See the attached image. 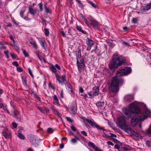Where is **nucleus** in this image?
Wrapping results in <instances>:
<instances>
[{
    "label": "nucleus",
    "mask_w": 151,
    "mask_h": 151,
    "mask_svg": "<svg viewBox=\"0 0 151 151\" xmlns=\"http://www.w3.org/2000/svg\"><path fill=\"white\" fill-rule=\"evenodd\" d=\"M10 104L11 106L13 108V109H15V106L14 102L13 101H11L10 102Z\"/></svg>",
    "instance_id": "nucleus-40"
},
{
    "label": "nucleus",
    "mask_w": 151,
    "mask_h": 151,
    "mask_svg": "<svg viewBox=\"0 0 151 151\" xmlns=\"http://www.w3.org/2000/svg\"><path fill=\"white\" fill-rule=\"evenodd\" d=\"M71 128L72 130L73 131H76V127L73 126H71Z\"/></svg>",
    "instance_id": "nucleus-55"
},
{
    "label": "nucleus",
    "mask_w": 151,
    "mask_h": 151,
    "mask_svg": "<svg viewBox=\"0 0 151 151\" xmlns=\"http://www.w3.org/2000/svg\"><path fill=\"white\" fill-rule=\"evenodd\" d=\"M151 116V111L147 108L144 109L141 114H135L131 119V124L134 127L139 122L143 121L148 117Z\"/></svg>",
    "instance_id": "nucleus-2"
},
{
    "label": "nucleus",
    "mask_w": 151,
    "mask_h": 151,
    "mask_svg": "<svg viewBox=\"0 0 151 151\" xmlns=\"http://www.w3.org/2000/svg\"><path fill=\"white\" fill-rule=\"evenodd\" d=\"M77 66L78 68L82 69L84 68L85 66V63L82 62H80L78 61V59L77 57Z\"/></svg>",
    "instance_id": "nucleus-16"
},
{
    "label": "nucleus",
    "mask_w": 151,
    "mask_h": 151,
    "mask_svg": "<svg viewBox=\"0 0 151 151\" xmlns=\"http://www.w3.org/2000/svg\"><path fill=\"white\" fill-rule=\"evenodd\" d=\"M40 44L43 47V48L44 49H45V45L44 43H45V40H41V41H40Z\"/></svg>",
    "instance_id": "nucleus-29"
},
{
    "label": "nucleus",
    "mask_w": 151,
    "mask_h": 151,
    "mask_svg": "<svg viewBox=\"0 0 151 151\" xmlns=\"http://www.w3.org/2000/svg\"><path fill=\"white\" fill-rule=\"evenodd\" d=\"M3 135L5 138L8 137V133L5 131H4L2 132Z\"/></svg>",
    "instance_id": "nucleus-36"
},
{
    "label": "nucleus",
    "mask_w": 151,
    "mask_h": 151,
    "mask_svg": "<svg viewBox=\"0 0 151 151\" xmlns=\"http://www.w3.org/2000/svg\"><path fill=\"white\" fill-rule=\"evenodd\" d=\"M81 55V49H79L78 50V57L79 58H80V57Z\"/></svg>",
    "instance_id": "nucleus-56"
},
{
    "label": "nucleus",
    "mask_w": 151,
    "mask_h": 151,
    "mask_svg": "<svg viewBox=\"0 0 151 151\" xmlns=\"http://www.w3.org/2000/svg\"><path fill=\"white\" fill-rule=\"evenodd\" d=\"M50 69H51V70L53 72L55 73V74L56 73L57 70L55 68V67L54 66L52 65L50 67Z\"/></svg>",
    "instance_id": "nucleus-27"
},
{
    "label": "nucleus",
    "mask_w": 151,
    "mask_h": 151,
    "mask_svg": "<svg viewBox=\"0 0 151 151\" xmlns=\"http://www.w3.org/2000/svg\"><path fill=\"white\" fill-rule=\"evenodd\" d=\"M146 133L148 134H151V124L149 128L146 131Z\"/></svg>",
    "instance_id": "nucleus-30"
},
{
    "label": "nucleus",
    "mask_w": 151,
    "mask_h": 151,
    "mask_svg": "<svg viewBox=\"0 0 151 151\" xmlns=\"http://www.w3.org/2000/svg\"><path fill=\"white\" fill-rule=\"evenodd\" d=\"M9 38L10 39L12 40V41H13V42H14V43H15V41L13 38V37L12 36V35H11L10 36H9Z\"/></svg>",
    "instance_id": "nucleus-46"
},
{
    "label": "nucleus",
    "mask_w": 151,
    "mask_h": 151,
    "mask_svg": "<svg viewBox=\"0 0 151 151\" xmlns=\"http://www.w3.org/2000/svg\"><path fill=\"white\" fill-rule=\"evenodd\" d=\"M107 143L108 145H111L112 146H113L114 145L113 143L110 141H108L107 142Z\"/></svg>",
    "instance_id": "nucleus-53"
},
{
    "label": "nucleus",
    "mask_w": 151,
    "mask_h": 151,
    "mask_svg": "<svg viewBox=\"0 0 151 151\" xmlns=\"http://www.w3.org/2000/svg\"><path fill=\"white\" fill-rule=\"evenodd\" d=\"M86 60L85 57H83L81 59L80 62H82L85 63V60Z\"/></svg>",
    "instance_id": "nucleus-49"
},
{
    "label": "nucleus",
    "mask_w": 151,
    "mask_h": 151,
    "mask_svg": "<svg viewBox=\"0 0 151 151\" xmlns=\"http://www.w3.org/2000/svg\"><path fill=\"white\" fill-rule=\"evenodd\" d=\"M140 111V109L137 105L134 103H132L129 104L128 108L126 109L125 116L126 118L128 119L132 116V113L138 114Z\"/></svg>",
    "instance_id": "nucleus-4"
},
{
    "label": "nucleus",
    "mask_w": 151,
    "mask_h": 151,
    "mask_svg": "<svg viewBox=\"0 0 151 151\" xmlns=\"http://www.w3.org/2000/svg\"><path fill=\"white\" fill-rule=\"evenodd\" d=\"M125 60L122 56L117 54H115L113 56L112 61L109 64L110 68L112 69L120 66L125 63Z\"/></svg>",
    "instance_id": "nucleus-3"
},
{
    "label": "nucleus",
    "mask_w": 151,
    "mask_h": 151,
    "mask_svg": "<svg viewBox=\"0 0 151 151\" xmlns=\"http://www.w3.org/2000/svg\"><path fill=\"white\" fill-rule=\"evenodd\" d=\"M8 52L9 51L8 50L5 51L4 52V54L5 55L6 57L8 58H9V56L8 55Z\"/></svg>",
    "instance_id": "nucleus-42"
},
{
    "label": "nucleus",
    "mask_w": 151,
    "mask_h": 151,
    "mask_svg": "<svg viewBox=\"0 0 151 151\" xmlns=\"http://www.w3.org/2000/svg\"><path fill=\"white\" fill-rule=\"evenodd\" d=\"M54 129L51 128H48V134H51L54 132Z\"/></svg>",
    "instance_id": "nucleus-32"
},
{
    "label": "nucleus",
    "mask_w": 151,
    "mask_h": 151,
    "mask_svg": "<svg viewBox=\"0 0 151 151\" xmlns=\"http://www.w3.org/2000/svg\"><path fill=\"white\" fill-rule=\"evenodd\" d=\"M50 108L55 114H57L58 116L59 115L58 112L55 109L54 106H51Z\"/></svg>",
    "instance_id": "nucleus-24"
},
{
    "label": "nucleus",
    "mask_w": 151,
    "mask_h": 151,
    "mask_svg": "<svg viewBox=\"0 0 151 151\" xmlns=\"http://www.w3.org/2000/svg\"><path fill=\"white\" fill-rule=\"evenodd\" d=\"M76 28L78 31L79 32H81L83 34H86V32L85 31H83L82 29V27L80 26H76Z\"/></svg>",
    "instance_id": "nucleus-22"
},
{
    "label": "nucleus",
    "mask_w": 151,
    "mask_h": 151,
    "mask_svg": "<svg viewBox=\"0 0 151 151\" xmlns=\"http://www.w3.org/2000/svg\"><path fill=\"white\" fill-rule=\"evenodd\" d=\"M12 126L14 128H16L17 126V125L16 123L15 122H13L12 123Z\"/></svg>",
    "instance_id": "nucleus-51"
},
{
    "label": "nucleus",
    "mask_w": 151,
    "mask_h": 151,
    "mask_svg": "<svg viewBox=\"0 0 151 151\" xmlns=\"http://www.w3.org/2000/svg\"><path fill=\"white\" fill-rule=\"evenodd\" d=\"M124 131L129 134H131L132 136V134L134 133V131L132 128L129 127H127L125 128L124 129Z\"/></svg>",
    "instance_id": "nucleus-15"
},
{
    "label": "nucleus",
    "mask_w": 151,
    "mask_h": 151,
    "mask_svg": "<svg viewBox=\"0 0 151 151\" xmlns=\"http://www.w3.org/2000/svg\"><path fill=\"white\" fill-rule=\"evenodd\" d=\"M17 136L20 139H24L25 138L24 135L21 133H18V134Z\"/></svg>",
    "instance_id": "nucleus-28"
},
{
    "label": "nucleus",
    "mask_w": 151,
    "mask_h": 151,
    "mask_svg": "<svg viewBox=\"0 0 151 151\" xmlns=\"http://www.w3.org/2000/svg\"><path fill=\"white\" fill-rule=\"evenodd\" d=\"M79 91L81 93H83V92L84 90L82 87H80L79 88Z\"/></svg>",
    "instance_id": "nucleus-57"
},
{
    "label": "nucleus",
    "mask_w": 151,
    "mask_h": 151,
    "mask_svg": "<svg viewBox=\"0 0 151 151\" xmlns=\"http://www.w3.org/2000/svg\"><path fill=\"white\" fill-rule=\"evenodd\" d=\"M89 3L93 7L96 8V5L94 4L93 1H88Z\"/></svg>",
    "instance_id": "nucleus-31"
},
{
    "label": "nucleus",
    "mask_w": 151,
    "mask_h": 151,
    "mask_svg": "<svg viewBox=\"0 0 151 151\" xmlns=\"http://www.w3.org/2000/svg\"><path fill=\"white\" fill-rule=\"evenodd\" d=\"M38 109L41 112L43 113H45L47 112V109L46 108H42L40 107H38Z\"/></svg>",
    "instance_id": "nucleus-20"
},
{
    "label": "nucleus",
    "mask_w": 151,
    "mask_h": 151,
    "mask_svg": "<svg viewBox=\"0 0 151 151\" xmlns=\"http://www.w3.org/2000/svg\"><path fill=\"white\" fill-rule=\"evenodd\" d=\"M23 53L25 57H28L29 56L28 53L25 50H23Z\"/></svg>",
    "instance_id": "nucleus-34"
},
{
    "label": "nucleus",
    "mask_w": 151,
    "mask_h": 151,
    "mask_svg": "<svg viewBox=\"0 0 151 151\" xmlns=\"http://www.w3.org/2000/svg\"><path fill=\"white\" fill-rule=\"evenodd\" d=\"M14 46L17 49L19 50V47L15 43L14 44Z\"/></svg>",
    "instance_id": "nucleus-59"
},
{
    "label": "nucleus",
    "mask_w": 151,
    "mask_h": 151,
    "mask_svg": "<svg viewBox=\"0 0 151 151\" xmlns=\"http://www.w3.org/2000/svg\"><path fill=\"white\" fill-rule=\"evenodd\" d=\"M55 76L57 80L58 81L59 83L61 84H63L65 81H66V78L65 75H63L61 76H59L57 73H56L55 74Z\"/></svg>",
    "instance_id": "nucleus-8"
},
{
    "label": "nucleus",
    "mask_w": 151,
    "mask_h": 151,
    "mask_svg": "<svg viewBox=\"0 0 151 151\" xmlns=\"http://www.w3.org/2000/svg\"><path fill=\"white\" fill-rule=\"evenodd\" d=\"M78 3L79 6L80 8L82 9L84 7V5L80 0H76Z\"/></svg>",
    "instance_id": "nucleus-25"
},
{
    "label": "nucleus",
    "mask_w": 151,
    "mask_h": 151,
    "mask_svg": "<svg viewBox=\"0 0 151 151\" xmlns=\"http://www.w3.org/2000/svg\"><path fill=\"white\" fill-rule=\"evenodd\" d=\"M24 11H21L20 12V15L21 16V17L22 18H23V16L24 15Z\"/></svg>",
    "instance_id": "nucleus-54"
},
{
    "label": "nucleus",
    "mask_w": 151,
    "mask_h": 151,
    "mask_svg": "<svg viewBox=\"0 0 151 151\" xmlns=\"http://www.w3.org/2000/svg\"><path fill=\"white\" fill-rule=\"evenodd\" d=\"M67 87L68 88H70L71 89V88L72 86L69 83H68V84H67Z\"/></svg>",
    "instance_id": "nucleus-63"
},
{
    "label": "nucleus",
    "mask_w": 151,
    "mask_h": 151,
    "mask_svg": "<svg viewBox=\"0 0 151 151\" xmlns=\"http://www.w3.org/2000/svg\"><path fill=\"white\" fill-rule=\"evenodd\" d=\"M66 119L68 122L70 123H72L73 122V120L69 117H66Z\"/></svg>",
    "instance_id": "nucleus-35"
},
{
    "label": "nucleus",
    "mask_w": 151,
    "mask_h": 151,
    "mask_svg": "<svg viewBox=\"0 0 151 151\" xmlns=\"http://www.w3.org/2000/svg\"><path fill=\"white\" fill-rule=\"evenodd\" d=\"M28 138L29 141L33 145L36 146L37 141L36 139H37L36 136L31 134L28 136Z\"/></svg>",
    "instance_id": "nucleus-6"
},
{
    "label": "nucleus",
    "mask_w": 151,
    "mask_h": 151,
    "mask_svg": "<svg viewBox=\"0 0 151 151\" xmlns=\"http://www.w3.org/2000/svg\"><path fill=\"white\" fill-rule=\"evenodd\" d=\"M98 50L97 49V46H96V49L95 50H93L91 51V52H95V53H96Z\"/></svg>",
    "instance_id": "nucleus-43"
},
{
    "label": "nucleus",
    "mask_w": 151,
    "mask_h": 151,
    "mask_svg": "<svg viewBox=\"0 0 151 151\" xmlns=\"http://www.w3.org/2000/svg\"><path fill=\"white\" fill-rule=\"evenodd\" d=\"M151 9V1H150V3L147 4L146 6L142 7L141 10L143 12H145V11Z\"/></svg>",
    "instance_id": "nucleus-14"
},
{
    "label": "nucleus",
    "mask_w": 151,
    "mask_h": 151,
    "mask_svg": "<svg viewBox=\"0 0 151 151\" xmlns=\"http://www.w3.org/2000/svg\"><path fill=\"white\" fill-rule=\"evenodd\" d=\"M53 103L55 105L59 106L60 105L59 102L56 95H54L53 96Z\"/></svg>",
    "instance_id": "nucleus-17"
},
{
    "label": "nucleus",
    "mask_w": 151,
    "mask_h": 151,
    "mask_svg": "<svg viewBox=\"0 0 151 151\" xmlns=\"http://www.w3.org/2000/svg\"><path fill=\"white\" fill-rule=\"evenodd\" d=\"M70 112L71 113L74 114L75 111L73 110V108H71L70 109Z\"/></svg>",
    "instance_id": "nucleus-64"
},
{
    "label": "nucleus",
    "mask_w": 151,
    "mask_h": 151,
    "mask_svg": "<svg viewBox=\"0 0 151 151\" xmlns=\"http://www.w3.org/2000/svg\"><path fill=\"white\" fill-rule=\"evenodd\" d=\"M93 92L92 93L93 95L96 96L98 95L99 92V87L98 86L97 87L93 88Z\"/></svg>",
    "instance_id": "nucleus-12"
},
{
    "label": "nucleus",
    "mask_w": 151,
    "mask_h": 151,
    "mask_svg": "<svg viewBox=\"0 0 151 151\" xmlns=\"http://www.w3.org/2000/svg\"><path fill=\"white\" fill-rule=\"evenodd\" d=\"M86 42L87 46L86 49L87 50H90L91 47L94 44V42L93 40L89 38H87Z\"/></svg>",
    "instance_id": "nucleus-10"
},
{
    "label": "nucleus",
    "mask_w": 151,
    "mask_h": 151,
    "mask_svg": "<svg viewBox=\"0 0 151 151\" xmlns=\"http://www.w3.org/2000/svg\"><path fill=\"white\" fill-rule=\"evenodd\" d=\"M46 81H45L44 82V83L43 84V87H44V88L45 89H46Z\"/></svg>",
    "instance_id": "nucleus-62"
},
{
    "label": "nucleus",
    "mask_w": 151,
    "mask_h": 151,
    "mask_svg": "<svg viewBox=\"0 0 151 151\" xmlns=\"http://www.w3.org/2000/svg\"><path fill=\"white\" fill-rule=\"evenodd\" d=\"M61 35L63 37H65V34L63 30H61Z\"/></svg>",
    "instance_id": "nucleus-48"
},
{
    "label": "nucleus",
    "mask_w": 151,
    "mask_h": 151,
    "mask_svg": "<svg viewBox=\"0 0 151 151\" xmlns=\"http://www.w3.org/2000/svg\"><path fill=\"white\" fill-rule=\"evenodd\" d=\"M88 145L89 147H91L93 148L95 151H102L99 148L96 147L95 145L92 142H89L88 143Z\"/></svg>",
    "instance_id": "nucleus-13"
},
{
    "label": "nucleus",
    "mask_w": 151,
    "mask_h": 151,
    "mask_svg": "<svg viewBox=\"0 0 151 151\" xmlns=\"http://www.w3.org/2000/svg\"><path fill=\"white\" fill-rule=\"evenodd\" d=\"M85 120L87 121L92 127H96L99 129H103L102 128H100V127L96 124L95 122L94 121H92L91 119H86ZM104 130H105V129Z\"/></svg>",
    "instance_id": "nucleus-9"
},
{
    "label": "nucleus",
    "mask_w": 151,
    "mask_h": 151,
    "mask_svg": "<svg viewBox=\"0 0 151 151\" xmlns=\"http://www.w3.org/2000/svg\"><path fill=\"white\" fill-rule=\"evenodd\" d=\"M137 19L136 18H133L132 22L133 23H136L137 22Z\"/></svg>",
    "instance_id": "nucleus-47"
},
{
    "label": "nucleus",
    "mask_w": 151,
    "mask_h": 151,
    "mask_svg": "<svg viewBox=\"0 0 151 151\" xmlns=\"http://www.w3.org/2000/svg\"><path fill=\"white\" fill-rule=\"evenodd\" d=\"M29 43L30 44L32 45L33 47L36 48H37V46L36 44V42L35 41L32 40L31 41H30Z\"/></svg>",
    "instance_id": "nucleus-26"
},
{
    "label": "nucleus",
    "mask_w": 151,
    "mask_h": 151,
    "mask_svg": "<svg viewBox=\"0 0 151 151\" xmlns=\"http://www.w3.org/2000/svg\"><path fill=\"white\" fill-rule=\"evenodd\" d=\"M33 95H34V96L35 97V98H36V99H37L38 100H39V101H40V97H39V96L38 95H37V94L36 93H34V94Z\"/></svg>",
    "instance_id": "nucleus-38"
},
{
    "label": "nucleus",
    "mask_w": 151,
    "mask_h": 151,
    "mask_svg": "<svg viewBox=\"0 0 151 151\" xmlns=\"http://www.w3.org/2000/svg\"><path fill=\"white\" fill-rule=\"evenodd\" d=\"M12 64L16 67L18 66H19V64H18V63L17 62L15 61H14L12 63Z\"/></svg>",
    "instance_id": "nucleus-41"
},
{
    "label": "nucleus",
    "mask_w": 151,
    "mask_h": 151,
    "mask_svg": "<svg viewBox=\"0 0 151 151\" xmlns=\"http://www.w3.org/2000/svg\"><path fill=\"white\" fill-rule=\"evenodd\" d=\"M22 80L23 85L27 87V83L26 79L25 78H24L23 76H22Z\"/></svg>",
    "instance_id": "nucleus-23"
},
{
    "label": "nucleus",
    "mask_w": 151,
    "mask_h": 151,
    "mask_svg": "<svg viewBox=\"0 0 151 151\" xmlns=\"http://www.w3.org/2000/svg\"><path fill=\"white\" fill-rule=\"evenodd\" d=\"M11 55L13 58H16V55L14 54H12L11 53Z\"/></svg>",
    "instance_id": "nucleus-61"
},
{
    "label": "nucleus",
    "mask_w": 151,
    "mask_h": 151,
    "mask_svg": "<svg viewBox=\"0 0 151 151\" xmlns=\"http://www.w3.org/2000/svg\"><path fill=\"white\" fill-rule=\"evenodd\" d=\"M124 100L126 101L130 102L134 99V97L132 95L129 94L126 95L124 97Z\"/></svg>",
    "instance_id": "nucleus-11"
},
{
    "label": "nucleus",
    "mask_w": 151,
    "mask_h": 151,
    "mask_svg": "<svg viewBox=\"0 0 151 151\" xmlns=\"http://www.w3.org/2000/svg\"><path fill=\"white\" fill-rule=\"evenodd\" d=\"M131 71V68L130 67H126L117 70L116 75L112 78L109 89L113 92L118 91L119 85H122L124 83L123 79L119 76L127 75L130 73Z\"/></svg>",
    "instance_id": "nucleus-1"
},
{
    "label": "nucleus",
    "mask_w": 151,
    "mask_h": 151,
    "mask_svg": "<svg viewBox=\"0 0 151 151\" xmlns=\"http://www.w3.org/2000/svg\"><path fill=\"white\" fill-rule=\"evenodd\" d=\"M84 21L87 25L89 26L92 25L93 28L95 29H99V24L97 21L93 19L88 20L86 19H85Z\"/></svg>",
    "instance_id": "nucleus-5"
},
{
    "label": "nucleus",
    "mask_w": 151,
    "mask_h": 151,
    "mask_svg": "<svg viewBox=\"0 0 151 151\" xmlns=\"http://www.w3.org/2000/svg\"><path fill=\"white\" fill-rule=\"evenodd\" d=\"M114 147L118 150H119L120 148L119 146L118 145H114Z\"/></svg>",
    "instance_id": "nucleus-58"
},
{
    "label": "nucleus",
    "mask_w": 151,
    "mask_h": 151,
    "mask_svg": "<svg viewBox=\"0 0 151 151\" xmlns=\"http://www.w3.org/2000/svg\"><path fill=\"white\" fill-rule=\"evenodd\" d=\"M17 70L19 72H21L22 71V69L20 67L17 68Z\"/></svg>",
    "instance_id": "nucleus-50"
},
{
    "label": "nucleus",
    "mask_w": 151,
    "mask_h": 151,
    "mask_svg": "<svg viewBox=\"0 0 151 151\" xmlns=\"http://www.w3.org/2000/svg\"><path fill=\"white\" fill-rule=\"evenodd\" d=\"M132 136H133L138 138H142V137L138 133L134 131V133L132 134Z\"/></svg>",
    "instance_id": "nucleus-21"
},
{
    "label": "nucleus",
    "mask_w": 151,
    "mask_h": 151,
    "mask_svg": "<svg viewBox=\"0 0 151 151\" xmlns=\"http://www.w3.org/2000/svg\"><path fill=\"white\" fill-rule=\"evenodd\" d=\"M48 86H49V87L50 88H51L53 90H55V88L54 87V86H53L52 84L50 82L49 83V85H48Z\"/></svg>",
    "instance_id": "nucleus-33"
},
{
    "label": "nucleus",
    "mask_w": 151,
    "mask_h": 151,
    "mask_svg": "<svg viewBox=\"0 0 151 151\" xmlns=\"http://www.w3.org/2000/svg\"><path fill=\"white\" fill-rule=\"evenodd\" d=\"M71 141L72 143H75L77 142V140L75 138H73L71 139Z\"/></svg>",
    "instance_id": "nucleus-44"
},
{
    "label": "nucleus",
    "mask_w": 151,
    "mask_h": 151,
    "mask_svg": "<svg viewBox=\"0 0 151 151\" xmlns=\"http://www.w3.org/2000/svg\"><path fill=\"white\" fill-rule=\"evenodd\" d=\"M81 133L83 135L85 136H87V133L84 131H83L81 132Z\"/></svg>",
    "instance_id": "nucleus-45"
},
{
    "label": "nucleus",
    "mask_w": 151,
    "mask_h": 151,
    "mask_svg": "<svg viewBox=\"0 0 151 151\" xmlns=\"http://www.w3.org/2000/svg\"><path fill=\"white\" fill-rule=\"evenodd\" d=\"M147 145L149 147H151V140H148L147 142Z\"/></svg>",
    "instance_id": "nucleus-39"
},
{
    "label": "nucleus",
    "mask_w": 151,
    "mask_h": 151,
    "mask_svg": "<svg viewBox=\"0 0 151 151\" xmlns=\"http://www.w3.org/2000/svg\"><path fill=\"white\" fill-rule=\"evenodd\" d=\"M5 44L8 45V43L4 42H0V45H4Z\"/></svg>",
    "instance_id": "nucleus-52"
},
{
    "label": "nucleus",
    "mask_w": 151,
    "mask_h": 151,
    "mask_svg": "<svg viewBox=\"0 0 151 151\" xmlns=\"http://www.w3.org/2000/svg\"><path fill=\"white\" fill-rule=\"evenodd\" d=\"M39 8L40 9V10L41 12L43 10L42 9V3H40L39 4Z\"/></svg>",
    "instance_id": "nucleus-37"
},
{
    "label": "nucleus",
    "mask_w": 151,
    "mask_h": 151,
    "mask_svg": "<svg viewBox=\"0 0 151 151\" xmlns=\"http://www.w3.org/2000/svg\"><path fill=\"white\" fill-rule=\"evenodd\" d=\"M29 13L33 16H34L36 12V10L32 8L31 6H29Z\"/></svg>",
    "instance_id": "nucleus-18"
},
{
    "label": "nucleus",
    "mask_w": 151,
    "mask_h": 151,
    "mask_svg": "<svg viewBox=\"0 0 151 151\" xmlns=\"http://www.w3.org/2000/svg\"><path fill=\"white\" fill-rule=\"evenodd\" d=\"M45 34L46 36H47V29L46 28H44Z\"/></svg>",
    "instance_id": "nucleus-60"
},
{
    "label": "nucleus",
    "mask_w": 151,
    "mask_h": 151,
    "mask_svg": "<svg viewBox=\"0 0 151 151\" xmlns=\"http://www.w3.org/2000/svg\"><path fill=\"white\" fill-rule=\"evenodd\" d=\"M118 122L120 127H124L127 126L126 121L124 117L120 116L118 119Z\"/></svg>",
    "instance_id": "nucleus-7"
},
{
    "label": "nucleus",
    "mask_w": 151,
    "mask_h": 151,
    "mask_svg": "<svg viewBox=\"0 0 151 151\" xmlns=\"http://www.w3.org/2000/svg\"><path fill=\"white\" fill-rule=\"evenodd\" d=\"M104 105V102L100 101L97 103L96 105L98 107L99 109H101Z\"/></svg>",
    "instance_id": "nucleus-19"
}]
</instances>
